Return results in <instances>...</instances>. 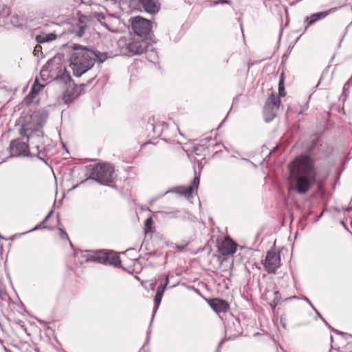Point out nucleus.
Masks as SVG:
<instances>
[{
  "label": "nucleus",
  "mask_w": 352,
  "mask_h": 352,
  "mask_svg": "<svg viewBox=\"0 0 352 352\" xmlns=\"http://www.w3.org/2000/svg\"><path fill=\"white\" fill-rule=\"evenodd\" d=\"M60 236L63 239H68V235L62 228H59Z\"/></svg>",
  "instance_id": "obj_27"
},
{
  "label": "nucleus",
  "mask_w": 352,
  "mask_h": 352,
  "mask_svg": "<svg viewBox=\"0 0 352 352\" xmlns=\"http://www.w3.org/2000/svg\"><path fill=\"white\" fill-rule=\"evenodd\" d=\"M94 54L96 55V56L94 57V62L96 60H98L100 63H103L109 57L107 53L106 52H100L94 51Z\"/></svg>",
  "instance_id": "obj_22"
},
{
  "label": "nucleus",
  "mask_w": 352,
  "mask_h": 352,
  "mask_svg": "<svg viewBox=\"0 0 352 352\" xmlns=\"http://www.w3.org/2000/svg\"><path fill=\"white\" fill-rule=\"evenodd\" d=\"M131 29L135 34V37L141 38L146 36L151 30V22L141 16H135L131 22Z\"/></svg>",
  "instance_id": "obj_7"
},
{
  "label": "nucleus",
  "mask_w": 352,
  "mask_h": 352,
  "mask_svg": "<svg viewBox=\"0 0 352 352\" xmlns=\"http://www.w3.org/2000/svg\"><path fill=\"white\" fill-rule=\"evenodd\" d=\"M56 38V35L53 33L36 36V40L38 43H43L51 41Z\"/></svg>",
  "instance_id": "obj_20"
},
{
  "label": "nucleus",
  "mask_w": 352,
  "mask_h": 352,
  "mask_svg": "<svg viewBox=\"0 0 352 352\" xmlns=\"http://www.w3.org/2000/svg\"><path fill=\"white\" fill-rule=\"evenodd\" d=\"M291 188L304 195L316 180V170L312 160L307 156L296 158L289 165Z\"/></svg>",
  "instance_id": "obj_2"
},
{
  "label": "nucleus",
  "mask_w": 352,
  "mask_h": 352,
  "mask_svg": "<svg viewBox=\"0 0 352 352\" xmlns=\"http://www.w3.org/2000/svg\"><path fill=\"white\" fill-rule=\"evenodd\" d=\"M47 117V111L42 109L26 115L23 118L20 134L27 139L31 155L36 156L44 150V144L47 138L43 135L42 126Z\"/></svg>",
  "instance_id": "obj_1"
},
{
  "label": "nucleus",
  "mask_w": 352,
  "mask_h": 352,
  "mask_svg": "<svg viewBox=\"0 0 352 352\" xmlns=\"http://www.w3.org/2000/svg\"><path fill=\"white\" fill-rule=\"evenodd\" d=\"M305 300H306L307 302H308V303L311 306V307H312V308L316 311V312L317 313V314H318L320 318H322V317H321V316H320V314H319V312H318L317 310H316V309H315L314 307L312 305V304L311 303V302L309 301V300L308 298H305Z\"/></svg>",
  "instance_id": "obj_31"
},
{
  "label": "nucleus",
  "mask_w": 352,
  "mask_h": 352,
  "mask_svg": "<svg viewBox=\"0 0 352 352\" xmlns=\"http://www.w3.org/2000/svg\"><path fill=\"white\" fill-rule=\"evenodd\" d=\"M210 307L217 313L226 312L228 308V304L221 299L214 298L209 302Z\"/></svg>",
  "instance_id": "obj_15"
},
{
  "label": "nucleus",
  "mask_w": 352,
  "mask_h": 352,
  "mask_svg": "<svg viewBox=\"0 0 352 352\" xmlns=\"http://www.w3.org/2000/svg\"><path fill=\"white\" fill-rule=\"evenodd\" d=\"M47 72V69H46V65H44L40 72V76L41 78H43L45 75H46V73Z\"/></svg>",
  "instance_id": "obj_28"
},
{
  "label": "nucleus",
  "mask_w": 352,
  "mask_h": 352,
  "mask_svg": "<svg viewBox=\"0 0 352 352\" xmlns=\"http://www.w3.org/2000/svg\"><path fill=\"white\" fill-rule=\"evenodd\" d=\"M126 49L131 55H136L147 52L150 49L152 50V46L146 39L134 36L126 43Z\"/></svg>",
  "instance_id": "obj_6"
},
{
  "label": "nucleus",
  "mask_w": 352,
  "mask_h": 352,
  "mask_svg": "<svg viewBox=\"0 0 352 352\" xmlns=\"http://www.w3.org/2000/svg\"><path fill=\"white\" fill-rule=\"evenodd\" d=\"M274 303L276 305H277L278 303H279V300H276V298H274Z\"/></svg>",
  "instance_id": "obj_34"
},
{
  "label": "nucleus",
  "mask_w": 352,
  "mask_h": 352,
  "mask_svg": "<svg viewBox=\"0 0 352 352\" xmlns=\"http://www.w3.org/2000/svg\"><path fill=\"white\" fill-rule=\"evenodd\" d=\"M153 221L151 218L147 219L145 221L144 226H145V232H147L151 228Z\"/></svg>",
  "instance_id": "obj_25"
},
{
  "label": "nucleus",
  "mask_w": 352,
  "mask_h": 352,
  "mask_svg": "<svg viewBox=\"0 0 352 352\" xmlns=\"http://www.w3.org/2000/svg\"><path fill=\"white\" fill-rule=\"evenodd\" d=\"M331 11L332 10H329L324 12L314 13L309 16H307L305 20V23H307L305 28H307L309 26L311 25L315 22L325 18L331 12Z\"/></svg>",
  "instance_id": "obj_16"
},
{
  "label": "nucleus",
  "mask_w": 352,
  "mask_h": 352,
  "mask_svg": "<svg viewBox=\"0 0 352 352\" xmlns=\"http://www.w3.org/2000/svg\"><path fill=\"white\" fill-rule=\"evenodd\" d=\"M218 250L223 255L232 254L236 252V244L230 238L226 237L219 243Z\"/></svg>",
  "instance_id": "obj_12"
},
{
  "label": "nucleus",
  "mask_w": 352,
  "mask_h": 352,
  "mask_svg": "<svg viewBox=\"0 0 352 352\" xmlns=\"http://www.w3.org/2000/svg\"><path fill=\"white\" fill-rule=\"evenodd\" d=\"M168 283V277L166 276L164 283L158 286V287L157 288L156 294L155 296V312L158 309V307L161 302L164 292L166 288Z\"/></svg>",
  "instance_id": "obj_17"
},
{
  "label": "nucleus",
  "mask_w": 352,
  "mask_h": 352,
  "mask_svg": "<svg viewBox=\"0 0 352 352\" xmlns=\"http://www.w3.org/2000/svg\"><path fill=\"white\" fill-rule=\"evenodd\" d=\"M199 184V177H195L192 181V185L188 187L178 186L173 189V191L179 193L184 197L189 198L194 190H197Z\"/></svg>",
  "instance_id": "obj_13"
},
{
  "label": "nucleus",
  "mask_w": 352,
  "mask_h": 352,
  "mask_svg": "<svg viewBox=\"0 0 352 352\" xmlns=\"http://www.w3.org/2000/svg\"><path fill=\"white\" fill-rule=\"evenodd\" d=\"M53 213V211L51 210L48 214L45 217V219H43V221L41 222V223H44L45 222H46L49 219L50 217H51L52 214Z\"/></svg>",
  "instance_id": "obj_29"
},
{
  "label": "nucleus",
  "mask_w": 352,
  "mask_h": 352,
  "mask_svg": "<svg viewBox=\"0 0 352 352\" xmlns=\"http://www.w3.org/2000/svg\"><path fill=\"white\" fill-rule=\"evenodd\" d=\"M31 190H32V187H31L30 182L27 180L23 181L21 184V192L23 193L24 195H28L30 194Z\"/></svg>",
  "instance_id": "obj_21"
},
{
  "label": "nucleus",
  "mask_w": 352,
  "mask_h": 352,
  "mask_svg": "<svg viewBox=\"0 0 352 352\" xmlns=\"http://www.w3.org/2000/svg\"><path fill=\"white\" fill-rule=\"evenodd\" d=\"M93 261L100 263L113 265L114 266H120L121 264L119 256L116 255L113 252H108L101 256H94Z\"/></svg>",
  "instance_id": "obj_11"
},
{
  "label": "nucleus",
  "mask_w": 352,
  "mask_h": 352,
  "mask_svg": "<svg viewBox=\"0 0 352 352\" xmlns=\"http://www.w3.org/2000/svg\"><path fill=\"white\" fill-rule=\"evenodd\" d=\"M219 3H228V4H230L231 3V1L230 0H219V1H214L211 3V6H217L218 5Z\"/></svg>",
  "instance_id": "obj_26"
},
{
  "label": "nucleus",
  "mask_w": 352,
  "mask_h": 352,
  "mask_svg": "<svg viewBox=\"0 0 352 352\" xmlns=\"http://www.w3.org/2000/svg\"><path fill=\"white\" fill-rule=\"evenodd\" d=\"M265 270L269 273H275L280 265V256L278 252L270 250L267 252L263 263Z\"/></svg>",
  "instance_id": "obj_9"
},
{
  "label": "nucleus",
  "mask_w": 352,
  "mask_h": 352,
  "mask_svg": "<svg viewBox=\"0 0 352 352\" xmlns=\"http://www.w3.org/2000/svg\"><path fill=\"white\" fill-rule=\"evenodd\" d=\"M83 34H84V28L81 27L78 30L77 35H78V37H81Z\"/></svg>",
  "instance_id": "obj_30"
},
{
  "label": "nucleus",
  "mask_w": 352,
  "mask_h": 352,
  "mask_svg": "<svg viewBox=\"0 0 352 352\" xmlns=\"http://www.w3.org/2000/svg\"><path fill=\"white\" fill-rule=\"evenodd\" d=\"M71 47L76 52L71 56L69 67L73 74L80 77L94 66L96 55L94 51L78 44H72Z\"/></svg>",
  "instance_id": "obj_3"
},
{
  "label": "nucleus",
  "mask_w": 352,
  "mask_h": 352,
  "mask_svg": "<svg viewBox=\"0 0 352 352\" xmlns=\"http://www.w3.org/2000/svg\"><path fill=\"white\" fill-rule=\"evenodd\" d=\"M33 54L34 56H39V55H42V47L39 44H37L34 49Z\"/></svg>",
  "instance_id": "obj_23"
},
{
  "label": "nucleus",
  "mask_w": 352,
  "mask_h": 352,
  "mask_svg": "<svg viewBox=\"0 0 352 352\" xmlns=\"http://www.w3.org/2000/svg\"><path fill=\"white\" fill-rule=\"evenodd\" d=\"M279 105V98L272 94L267 99L263 108V116L265 122H269L276 116Z\"/></svg>",
  "instance_id": "obj_5"
},
{
  "label": "nucleus",
  "mask_w": 352,
  "mask_h": 352,
  "mask_svg": "<svg viewBox=\"0 0 352 352\" xmlns=\"http://www.w3.org/2000/svg\"><path fill=\"white\" fill-rule=\"evenodd\" d=\"M144 10L149 13H155L159 10L157 0H142Z\"/></svg>",
  "instance_id": "obj_19"
},
{
  "label": "nucleus",
  "mask_w": 352,
  "mask_h": 352,
  "mask_svg": "<svg viewBox=\"0 0 352 352\" xmlns=\"http://www.w3.org/2000/svg\"><path fill=\"white\" fill-rule=\"evenodd\" d=\"M10 150L11 155L14 157L31 155L29 144L19 140H14L10 142Z\"/></svg>",
  "instance_id": "obj_10"
},
{
  "label": "nucleus",
  "mask_w": 352,
  "mask_h": 352,
  "mask_svg": "<svg viewBox=\"0 0 352 352\" xmlns=\"http://www.w3.org/2000/svg\"><path fill=\"white\" fill-rule=\"evenodd\" d=\"M7 14L10 17V22L14 27H20L23 25L24 20L23 18L19 16L16 13H11L9 8L5 6L2 9L0 15Z\"/></svg>",
  "instance_id": "obj_14"
},
{
  "label": "nucleus",
  "mask_w": 352,
  "mask_h": 352,
  "mask_svg": "<svg viewBox=\"0 0 352 352\" xmlns=\"http://www.w3.org/2000/svg\"><path fill=\"white\" fill-rule=\"evenodd\" d=\"M3 292L1 288L0 287V297L2 296Z\"/></svg>",
  "instance_id": "obj_36"
},
{
  "label": "nucleus",
  "mask_w": 352,
  "mask_h": 352,
  "mask_svg": "<svg viewBox=\"0 0 352 352\" xmlns=\"http://www.w3.org/2000/svg\"><path fill=\"white\" fill-rule=\"evenodd\" d=\"M44 87L45 85L40 84L38 82V78H36L30 92L25 98L26 103L30 104L32 101V100L36 97L38 93L40 91L41 89Z\"/></svg>",
  "instance_id": "obj_18"
},
{
  "label": "nucleus",
  "mask_w": 352,
  "mask_h": 352,
  "mask_svg": "<svg viewBox=\"0 0 352 352\" xmlns=\"http://www.w3.org/2000/svg\"><path fill=\"white\" fill-rule=\"evenodd\" d=\"M91 177L102 184L112 183L116 177L114 167L109 164H98L93 168Z\"/></svg>",
  "instance_id": "obj_4"
},
{
  "label": "nucleus",
  "mask_w": 352,
  "mask_h": 352,
  "mask_svg": "<svg viewBox=\"0 0 352 352\" xmlns=\"http://www.w3.org/2000/svg\"><path fill=\"white\" fill-rule=\"evenodd\" d=\"M41 226V224L40 225H38L36 226V227H34V228H32L30 231H34V230H38Z\"/></svg>",
  "instance_id": "obj_33"
},
{
  "label": "nucleus",
  "mask_w": 352,
  "mask_h": 352,
  "mask_svg": "<svg viewBox=\"0 0 352 352\" xmlns=\"http://www.w3.org/2000/svg\"><path fill=\"white\" fill-rule=\"evenodd\" d=\"M58 81L63 82L66 86H67V90L64 92L63 96V99L65 103H70L73 102V100L77 98L78 89L74 86V84L71 82V77L66 74H63L60 78H57Z\"/></svg>",
  "instance_id": "obj_8"
},
{
  "label": "nucleus",
  "mask_w": 352,
  "mask_h": 352,
  "mask_svg": "<svg viewBox=\"0 0 352 352\" xmlns=\"http://www.w3.org/2000/svg\"><path fill=\"white\" fill-rule=\"evenodd\" d=\"M223 342H224V340H222L219 342L217 350H219V349L221 347V344L223 343Z\"/></svg>",
  "instance_id": "obj_35"
},
{
  "label": "nucleus",
  "mask_w": 352,
  "mask_h": 352,
  "mask_svg": "<svg viewBox=\"0 0 352 352\" xmlns=\"http://www.w3.org/2000/svg\"><path fill=\"white\" fill-rule=\"evenodd\" d=\"M6 93V90L3 88L0 87V96Z\"/></svg>",
  "instance_id": "obj_32"
},
{
  "label": "nucleus",
  "mask_w": 352,
  "mask_h": 352,
  "mask_svg": "<svg viewBox=\"0 0 352 352\" xmlns=\"http://www.w3.org/2000/svg\"><path fill=\"white\" fill-rule=\"evenodd\" d=\"M278 93L280 97L285 96L284 86L283 80L280 79L278 83Z\"/></svg>",
  "instance_id": "obj_24"
}]
</instances>
